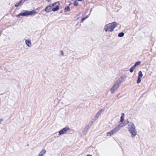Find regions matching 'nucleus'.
Masks as SVG:
<instances>
[{"mask_svg":"<svg viewBox=\"0 0 156 156\" xmlns=\"http://www.w3.org/2000/svg\"><path fill=\"white\" fill-rule=\"evenodd\" d=\"M46 151L45 149H43L40 152L38 156H43L46 153Z\"/></svg>","mask_w":156,"mask_h":156,"instance_id":"nucleus-11","label":"nucleus"},{"mask_svg":"<svg viewBox=\"0 0 156 156\" xmlns=\"http://www.w3.org/2000/svg\"><path fill=\"white\" fill-rule=\"evenodd\" d=\"M135 67L133 66H132L129 69L130 72L131 73L133 72L134 70V69H135Z\"/></svg>","mask_w":156,"mask_h":156,"instance_id":"nucleus-18","label":"nucleus"},{"mask_svg":"<svg viewBox=\"0 0 156 156\" xmlns=\"http://www.w3.org/2000/svg\"><path fill=\"white\" fill-rule=\"evenodd\" d=\"M59 3L58 2H56L52 4V5H49L45 9V11L46 12H50L51 9V7H54L55 5L56 7L53 8L52 9V10L54 12H55L58 10L59 9Z\"/></svg>","mask_w":156,"mask_h":156,"instance_id":"nucleus-5","label":"nucleus"},{"mask_svg":"<svg viewBox=\"0 0 156 156\" xmlns=\"http://www.w3.org/2000/svg\"><path fill=\"white\" fill-rule=\"evenodd\" d=\"M23 0V2H24L26 0Z\"/></svg>","mask_w":156,"mask_h":156,"instance_id":"nucleus-33","label":"nucleus"},{"mask_svg":"<svg viewBox=\"0 0 156 156\" xmlns=\"http://www.w3.org/2000/svg\"><path fill=\"white\" fill-rule=\"evenodd\" d=\"M82 0H78L79 1H81Z\"/></svg>","mask_w":156,"mask_h":156,"instance_id":"nucleus-32","label":"nucleus"},{"mask_svg":"<svg viewBox=\"0 0 156 156\" xmlns=\"http://www.w3.org/2000/svg\"><path fill=\"white\" fill-rule=\"evenodd\" d=\"M46 0V1H48V2H49L50 1H51V0Z\"/></svg>","mask_w":156,"mask_h":156,"instance_id":"nucleus-29","label":"nucleus"},{"mask_svg":"<svg viewBox=\"0 0 156 156\" xmlns=\"http://www.w3.org/2000/svg\"><path fill=\"white\" fill-rule=\"evenodd\" d=\"M86 156H92L91 155H90V154H88Z\"/></svg>","mask_w":156,"mask_h":156,"instance_id":"nucleus-30","label":"nucleus"},{"mask_svg":"<svg viewBox=\"0 0 156 156\" xmlns=\"http://www.w3.org/2000/svg\"><path fill=\"white\" fill-rule=\"evenodd\" d=\"M70 10V8L69 6H67L65 7V12L69 11Z\"/></svg>","mask_w":156,"mask_h":156,"instance_id":"nucleus-17","label":"nucleus"},{"mask_svg":"<svg viewBox=\"0 0 156 156\" xmlns=\"http://www.w3.org/2000/svg\"><path fill=\"white\" fill-rule=\"evenodd\" d=\"M37 13L36 11L33 10L30 11L28 10H23L21 12L17 15V17H20V16H28L30 15H34Z\"/></svg>","mask_w":156,"mask_h":156,"instance_id":"nucleus-4","label":"nucleus"},{"mask_svg":"<svg viewBox=\"0 0 156 156\" xmlns=\"http://www.w3.org/2000/svg\"><path fill=\"white\" fill-rule=\"evenodd\" d=\"M94 121H93L92 120V121L90 122L87 125H88V126H89V127H90L91 126H92V125L93 123V122H94Z\"/></svg>","mask_w":156,"mask_h":156,"instance_id":"nucleus-20","label":"nucleus"},{"mask_svg":"<svg viewBox=\"0 0 156 156\" xmlns=\"http://www.w3.org/2000/svg\"><path fill=\"white\" fill-rule=\"evenodd\" d=\"M141 78H139V77H138L137 80V83L138 84H139V83H140V82H141Z\"/></svg>","mask_w":156,"mask_h":156,"instance_id":"nucleus-21","label":"nucleus"},{"mask_svg":"<svg viewBox=\"0 0 156 156\" xmlns=\"http://www.w3.org/2000/svg\"><path fill=\"white\" fill-rule=\"evenodd\" d=\"M88 17V16H87L85 18H86V19H87V18Z\"/></svg>","mask_w":156,"mask_h":156,"instance_id":"nucleus-31","label":"nucleus"},{"mask_svg":"<svg viewBox=\"0 0 156 156\" xmlns=\"http://www.w3.org/2000/svg\"><path fill=\"white\" fill-rule=\"evenodd\" d=\"M69 129L68 126H66L59 131L58 135L60 136L65 134L68 130Z\"/></svg>","mask_w":156,"mask_h":156,"instance_id":"nucleus-6","label":"nucleus"},{"mask_svg":"<svg viewBox=\"0 0 156 156\" xmlns=\"http://www.w3.org/2000/svg\"><path fill=\"white\" fill-rule=\"evenodd\" d=\"M22 0H21L19 2H17L15 5V6L16 7L19 6L20 4L22 2Z\"/></svg>","mask_w":156,"mask_h":156,"instance_id":"nucleus-12","label":"nucleus"},{"mask_svg":"<svg viewBox=\"0 0 156 156\" xmlns=\"http://www.w3.org/2000/svg\"><path fill=\"white\" fill-rule=\"evenodd\" d=\"M61 13H62V11H61Z\"/></svg>","mask_w":156,"mask_h":156,"instance_id":"nucleus-34","label":"nucleus"},{"mask_svg":"<svg viewBox=\"0 0 156 156\" xmlns=\"http://www.w3.org/2000/svg\"><path fill=\"white\" fill-rule=\"evenodd\" d=\"M94 121H93L92 120V121L90 122L87 125H88V126H89V127H90L91 126H92V125L93 123V122H94Z\"/></svg>","mask_w":156,"mask_h":156,"instance_id":"nucleus-19","label":"nucleus"},{"mask_svg":"<svg viewBox=\"0 0 156 156\" xmlns=\"http://www.w3.org/2000/svg\"><path fill=\"white\" fill-rule=\"evenodd\" d=\"M117 26V23L115 22H114L105 25L104 28V30L106 32H111L113 31L114 29Z\"/></svg>","mask_w":156,"mask_h":156,"instance_id":"nucleus-3","label":"nucleus"},{"mask_svg":"<svg viewBox=\"0 0 156 156\" xmlns=\"http://www.w3.org/2000/svg\"><path fill=\"white\" fill-rule=\"evenodd\" d=\"M25 43L28 47H30L32 46V43L30 40H26Z\"/></svg>","mask_w":156,"mask_h":156,"instance_id":"nucleus-10","label":"nucleus"},{"mask_svg":"<svg viewBox=\"0 0 156 156\" xmlns=\"http://www.w3.org/2000/svg\"><path fill=\"white\" fill-rule=\"evenodd\" d=\"M90 128V127H89V126H88V125H87V126L85 128H86V129H87L89 130V129Z\"/></svg>","mask_w":156,"mask_h":156,"instance_id":"nucleus-27","label":"nucleus"},{"mask_svg":"<svg viewBox=\"0 0 156 156\" xmlns=\"http://www.w3.org/2000/svg\"><path fill=\"white\" fill-rule=\"evenodd\" d=\"M4 121L3 118L0 119V124H1L2 122Z\"/></svg>","mask_w":156,"mask_h":156,"instance_id":"nucleus-24","label":"nucleus"},{"mask_svg":"<svg viewBox=\"0 0 156 156\" xmlns=\"http://www.w3.org/2000/svg\"><path fill=\"white\" fill-rule=\"evenodd\" d=\"M60 52L61 55L62 56H64V52H63V51H60Z\"/></svg>","mask_w":156,"mask_h":156,"instance_id":"nucleus-26","label":"nucleus"},{"mask_svg":"<svg viewBox=\"0 0 156 156\" xmlns=\"http://www.w3.org/2000/svg\"><path fill=\"white\" fill-rule=\"evenodd\" d=\"M127 123H129L128 125V131L130 134L131 137L133 139L137 135L135 126L133 122H129L128 120H127Z\"/></svg>","mask_w":156,"mask_h":156,"instance_id":"nucleus-1","label":"nucleus"},{"mask_svg":"<svg viewBox=\"0 0 156 156\" xmlns=\"http://www.w3.org/2000/svg\"><path fill=\"white\" fill-rule=\"evenodd\" d=\"M104 110L105 109L104 108H103L99 111L95 116L94 119H92V120L94 121H95L98 118L99 116L104 111Z\"/></svg>","mask_w":156,"mask_h":156,"instance_id":"nucleus-7","label":"nucleus"},{"mask_svg":"<svg viewBox=\"0 0 156 156\" xmlns=\"http://www.w3.org/2000/svg\"><path fill=\"white\" fill-rule=\"evenodd\" d=\"M124 35V33L123 32H121L119 33L118 34V36L119 37H122Z\"/></svg>","mask_w":156,"mask_h":156,"instance_id":"nucleus-15","label":"nucleus"},{"mask_svg":"<svg viewBox=\"0 0 156 156\" xmlns=\"http://www.w3.org/2000/svg\"><path fill=\"white\" fill-rule=\"evenodd\" d=\"M124 120V119L123 117H122V116H121V117H120V121L122 122Z\"/></svg>","mask_w":156,"mask_h":156,"instance_id":"nucleus-22","label":"nucleus"},{"mask_svg":"<svg viewBox=\"0 0 156 156\" xmlns=\"http://www.w3.org/2000/svg\"><path fill=\"white\" fill-rule=\"evenodd\" d=\"M125 126V125L122 123L119 124L115 128L117 131H119L122 128Z\"/></svg>","mask_w":156,"mask_h":156,"instance_id":"nucleus-9","label":"nucleus"},{"mask_svg":"<svg viewBox=\"0 0 156 156\" xmlns=\"http://www.w3.org/2000/svg\"><path fill=\"white\" fill-rule=\"evenodd\" d=\"M122 77L119 78L110 89L111 93L113 94L119 87L122 81Z\"/></svg>","mask_w":156,"mask_h":156,"instance_id":"nucleus-2","label":"nucleus"},{"mask_svg":"<svg viewBox=\"0 0 156 156\" xmlns=\"http://www.w3.org/2000/svg\"><path fill=\"white\" fill-rule=\"evenodd\" d=\"M117 132L118 131H117V130L115 128L112 129L109 132H108L107 133V136H111L112 135L115 133Z\"/></svg>","mask_w":156,"mask_h":156,"instance_id":"nucleus-8","label":"nucleus"},{"mask_svg":"<svg viewBox=\"0 0 156 156\" xmlns=\"http://www.w3.org/2000/svg\"><path fill=\"white\" fill-rule=\"evenodd\" d=\"M138 75V77L141 78L143 76V74L141 71L139 72Z\"/></svg>","mask_w":156,"mask_h":156,"instance_id":"nucleus-14","label":"nucleus"},{"mask_svg":"<svg viewBox=\"0 0 156 156\" xmlns=\"http://www.w3.org/2000/svg\"><path fill=\"white\" fill-rule=\"evenodd\" d=\"M141 62L139 61L136 62L133 66L135 67L136 66H138L140 64Z\"/></svg>","mask_w":156,"mask_h":156,"instance_id":"nucleus-16","label":"nucleus"},{"mask_svg":"<svg viewBox=\"0 0 156 156\" xmlns=\"http://www.w3.org/2000/svg\"><path fill=\"white\" fill-rule=\"evenodd\" d=\"M124 115V113H122L121 114V116H122L123 117Z\"/></svg>","mask_w":156,"mask_h":156,"instance_id":"nucleus-28","label":"nucleus"},{"mask_svg":"<svg viewBox=\"0 0 156 156\" xmlns=\"http://www.w3.org/2000/svg\"><path fill=\"white\" fill-rule=\"evenodd\" d=\"M78 3L77 2H75L74 3V5H75V6H77L78 5Z\"/></svg>","mask_w":156,"mask_h":156,"instance_id":"nucleus-25","label":"nucleus"},{"mask_svg":"<svg viewBox=\"0 0 156 156\" xmlns=\"http://www.w3.org/2000/svg\"><path fill=\"white\" fill-rule=\"evenodd\" d=\"M86 19V18H85V17L82 18L81 20V23H83V22Z\"/></svg>","mask_w":156,"mask_h":156,"instance_id":"nucleus-23","label":"nucleus"},{"mask_svg":"<svg viewBox=\"0 0 156 156\" xmlns=\"http://www.w3.org/2000/svg\"><path fill=\"white\" fill-rule=\"evenodd\" d=\"M88 131V130L85 128L82 132V134L83 135H85L87 133Z\"/></svg>","mask_w":156,"mask_h":156,"instance_id":"nucleus-13","label":"nucleus"},{"mask_svg":"<svg viewBox=\"0 0 156 156\" xmlns=\"http://www.w3.org/2000/svg\"><path fill=\"white\" fill-rule=\"evenodd\" d=\"M79 19V18H78L77 20H78Z\"/></svg>","mask_w":156,"mask_h":156,"instance_id":"nucleus-35","label":"nucleus"}]
</instances>
